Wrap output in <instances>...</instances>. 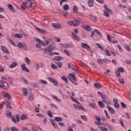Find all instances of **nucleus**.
<instances>
[{
	"label": "nucleus",
	"instance_id": "nucleus-45",
	"mask_svg": "<svg viewBox=\"0 0 131 131\" xmlns=\"http://www.w3.org/2000/svg\"><path fill=\"white\" fill-rule=\"evenodd\" d=\"M7 7L11 11H14V7H13V5H12L11 4H8L7 5Z\"/></svg>",
	"mask_w": 131,
	"mask_h": 131
},
{
	"label": "nucleus",
	"instance_id": "nucleus-57",
	"mask_svg": "<svg viewBox=\"0 0 131 131\" xmlns=\"http://www.w3.org/2000/svg\"><path fill=\"white\" fill-rule=\"evenodd\" d=\"M95 118H96V120H97V121H98L99 123H101V118H100V117H99L98 116H96Z\"/></svg>",
	"mask_w": 131,
	"mask_h": 131
},
{
	"label": "nucleus",
	"instance_id": "nucleus-13",
	"mask_svg": "<svg viewBox=\"0 0 131 131\" xmlns=\"http://www.w3.org/2000/svg\"><path fill=\"white\" fill-rule=\"evenodd\" d=\"M61 47L63 48V49H68V48H72L73 46L70 44H61Z\"/></svg>",
	"mask_w": 131,
	"mask_h": 131
},
{
	"label": "nucleus",
	"instance_id": "nucleus-16",
	"mask_svg": "<svg viewBox=\"0 0 131 131\" xmlns=\"http://www.w3.org/2000/svg\"><path fill=\"white\" fill-rule=\"evenodd\" d=\"M21 68L23 71H26V72H29V69H27V67H26V64L25 63H23L21 64Z\"/></svg>",
	"mask_w": 131,
	"mask_h": 131
},
{
	"label": "nucleus",
	"instance_id": "nucleus-6",
	"mask_svg": "<svg viewBox=\"0 0 131 131\" xmlns=\"http://www.w3.org/2000/svg\"><path fill=\"white\" fill-rule=\"evenodd\" d=\"M0 83L3 85V89L4 90H8L9 89V83L6 81L0 80Z\"/></svg>",
	"mask_w": 131,
	"mask_h": 131
},
{
	"label": "nucleus",
	"instance_id": "nucleus-34",
	"mask_svg": "<svg viewBox=\"0 0 131 131\" xmlns=\"http://www.w3.org/2000/svg\"><path fill=\"white\" fill-rule=\"evenodd\" d=\"M99 128L101 131H108V128L104 126H99Z\"/></svg>",
	"mask_w": 131,
	"mask_h": 131
},
{
	"label": "nucleus",
	"instance_id": "nucleus-23",
	"mask_svg": "<svg viewBox=\"0 0 131 131\" xmlns=\"http://www.w3.org/2000/svg\"><path fill=\"white\" fill-rule=\"evenodd\" d=\"M94 0H88V6L90 8L94 7Z\"/></svg>",
	"mask_w": 131,
	"mask_h": 131
},
{
	"label": "nucleus",
	"instance_id": "nucleus-26",
	"mask_svg": "<svg viewBox=\"0 0 131 131\" xmlns=\"http://www.w3.org/2000/svg\"><path fill=\"white\" fill-rule=\"evenodd\" d=\"M94 86L96 89H101L102 88V85L100 83H95L94 84Z\"/></svg>",
	"mask_w": 131,
	"mask_h": 131
},
{
	"label": "nucleus",
	"instance_id": "nucleus-42",
	"mask_svg": "<svg viewBox=\"0 0 131 131\" xmlns=\"http://www.w3.org/2000/svg\"><path fill=\"white\" fill-rule=\"evenodd\" d=\"M39 82H40V83H42V84H48V82L42 79L40 80Z\"/></svg>",
	"mask_w": 131,
	"mask_h": 131
},
{
	"label": "nucleus",
	"instance_id": "nucleus-41",
	"mask_svg": "<svg viewBox=\"0 0 131 131\" xmlns=\"http://www.w3.org/2000/svg\"><path fill=\"white\" fill-rule=\"evenodd\" d=\"M28 117L26 115L23 114L21 116V120H25V119H27Z\"/></svg>",
	"mask_w": 131,
	"mask_h": 131
},
{
	"label": "nucleus",
	"instance_id": "nucleus-30",
	"mask_svg": "<svg viewBox=\"0 0 131 131\" xmlns=\"http://www.w3.org/2000/svg\"><path fill=\"white\" fill-rule=\"evenodd\" d=\"M98 105L99 106H100V107L101 108H104L105 107V105L104 104V103H103V102L101 101H98Z\"/></svg>",
	"mask_w": 131,
	"mask_h": 131
},
{
	"label": "nucleus",
	"instance_id": "nucleus-7",
	"mask_svg": "<svg viewBox=\"0 0 131 131\" xmlns=\"http://www.w3.org/2000/svg\"><path fill=\"white\" fill-rule=\"evenodd\" d=\"M48 80L49 81H50V82H52L54 85H55V86H58V81L56 80V79L52 77H49Z\"/></svg>",
	"mask_w": 131,
	"mask_h": 131
},
{
	"label": "nucleus",
	"instance_id": "nucleus-62",
	"mask_svg": "<svg viewBox=\"0 0 131 131\" xmlns=\"http://www.w3.org/2000/svg\"><path fill=\"white\" fill-rule=\"evenodd\" d=\"M114 105L115 108H117V109H119V103H114Z\"/></svg>",
	"mask_w": 131,
	"mask_h": 131
},
{
	"label": "nucleus",
	"instance_id": "nucleus-51",
	"mask_svg": "<svg viewBox=\"0 0 131 131\" xmlns=\"http://www.w3.org/2000/svg\"><path fill=\"white\" fill-rule=\"evenodd\" d=\"M10 129L12 131H20L19 130V129H18V128H16V127L14 126L11 127Z\"/></svg>",
	"mask_w": 131,
	"mask_h": 131
},
{
	"label": "nucleus",
	"instance_id": "nucleus-27",
	"mask_svg": "<svg viewBox=\"0 0 131 131\" xmlns=\"http://www.w3.org/2000/svg\"><path fill=\"white\" fill-rule=\"evenodd\" d=\"M70 77H71V78L73 79V80H74V81H76L77 79H76V77L75 76V75L72 73H70Z\"/></svg>",
	"mask_w": 131,
	"mask_h": 131
},
{
	"label": "nucleus",
	"instance_id": "nucleus-46",
	"mask_svg": "<svg viewBox=\"0 0 131 131\" xmlns=\"http://www.w3.org/2000/svg\"><path fill=\"white\" fill-rule=\"evenodd\" d=\"M118 71L121 73H123V72H124V70L123 68L120 67L118 69Z\"/></svg>",
	"mask_w": 131,
	"mask_h": 131
},
{
	"label": "nucleus",
	"instance_id": "nucleus-4",
	"mask_svg": "<svg viewBox=\"0 0 131 131\" xmlns=\"http://www.w3.org/2000/svg\"><path fill=\"white\" fill-rule=\"evenodd\" d=\"M104 8L106 10L104 12V16H105V17H109L110 16L108 13H110V14H113V12H112V10H111L110 9H108L107 5H104Z\"/></svg>",
	"mask_w": 131,
	"mask_h": 131
},
{
	"label": "nucleus",
	"instance_id": "nucleus-43",
	"mask_svg": "<svg viewBox=\"0 0 131 131\" xmlns=\"http://www.w3.org/2000/svg\"><path fill=\"white\" fill-rule=\"evenodd\" d=\"M56 63L59 68H61L62 66H63V63H62L61 62H56Z\"/></svg>",
	"mask_w": 131,
	"mask_h": 131
},
{
	"label": "nucleus",
	"instance_id": "nucleus-11",
	"mask_svg": "<svg viewBox=\"0 0 131 131\" xmlns=\"http://www.w3.org/2000/svg\"><path fill=\"white\" fill-rule=\"evenodd\" d=\"M81 27L86 31H92V28L90 26L83 25Z\"/></svg>",
	"mask_w": 131,
	"mask_h": 131
},
{
	"label": "nucleus",
	"instance_id": "nucleus-36",
	"mask_svg": "<svg viewBox=\"0 0 131 131\" xmlns=\"http://www.w3.org/2000/svg\"><path fill=\"white\" fill-rule=\"evenodd\" d=\"M8 41H9V42H10L11 45H13V46H14V47H16V45L15 44V42H14V41L12 39L8 38Z\"/></svg>",
	"mask_w": 131,
	"mask_h": 131
},
{
	"label": "nucleus",
	"instance_id": "nucleus-37",
	"mask_svg": "<svg viewBox=\"0 0 131 131\" xmlns=\"http://www.w3.org/2000/svg\"><path fill=\"white\" fill-rule=\"evenodd\" d=\"M90 18L92 21H97V17L90 15Z\"/></svg>",
	"mask_w": 131,
	"mask_h": 131
},
{
	"label": "nucleus",
	"instance_id": "nucleus-52",
	"mask_svg": "<svg viewBox=\"0 0 131 131\" xmlns=\"http://www.w3.org/2000/svg\"><path fill=\"white\" fill-rule=\"evenodd\" d=\"M63 10H64V11H68V10H69V6L68 5H66L64 6Z\"/></svg>",
	"mask_w": 131,
	"mask_h": 131
},
{
	"label": "nucleus",
	"instance_id": "nucleus-33",
	"mask_svg": "<svg viewBox=\"0 0 131 131\" xmlns=\"http://www.w3.org/2000/svg\"><path fill=\"white\" fill-rule=\"evenodd\" d=\"M61 79H62V80H63V81H65V82L66 83H68V79H67V78L66 77V76H62L61 77Z\"/></svg>",
	"mask_w": 131,
	"mask_h": 131
},
{
	"label": "nucleus",
	"instance_id": "nucleus-15",
	"mask_svg": "<svg viewBox=\"0 0 131 131\" xmlns=\"http://www.w3.org/2000/svg\"><path fill=\"white\" fill-rule=\"evenodd\" d=\"M72 36L73 39H75V40H76V41H79V38L78 37V36H77L74 33L72 32Z\"/></svg>",
	"mask_w": 131,
	"mask_h": 131
},
{
	"label": "nucleus",
	"instance_id": "nucleus-32",
	"mask_svg": "<svg viewBox=\"0 0 131 131\" xmlns=\"http://www.w3.org/2000/svg\"><path fill=\"white\" fill-rule=\"evenodd\" d=\"M14 36L17 38H22L23 37V36L21 34H15Z\"/></svg>",
	"mask_w": 131,
	"mask_h": 131
},
{
	"label": "nucleus",
	"instance_id": "nucleus-38",
	"mask_svg": "<svg viewBox=\"0 0 131 131\" xmlns=\"http://www.w3.org/2000/svg\"><path fill=\"white\" fill-rule=\"evenodd\" d=\"M51 67L52 69H58V67L56 66L54 63H52L51 64Z\"/></svg>",
	"mask_w": 131,
	"mask_h": 131
},
{
	"label": "nucleus",
	"instance_id": "nucleus-53",
	"mask_svg": "<svg viewBox=\"0 0 131 131\" xmlns=\"http://www.w3.org/2000/svg\"><path fill=\"white\" fill-rule=\"evenodd\" d=\"M63 52L65 53V54H66L68 56V57H70V53H69L68 50L65 49L63 50Z\"/></svg>",
	"mask_w": 131,
	"mask_h": 131
},
{
	"label": "nucleus",
	"instance_id": "nucleus-31",
	"mask_svg": "<svg viewBox=\"0 0 131 131\" xmlns=\"http://www.w3.org/2000/svg\"><path fill=\"white\" fill-rule=\"evenodd\" d=\"M96 46H97L98 48L100 49L101 51H104V47L101 46L100 43H96Z\"/></svg>",
	"mask_w": 131,
	"mask_h": 131
},
{
	"label": "nucleus",
	"instance_id": "nucleus-64",
	"mask_svg": "<svg viewBox=\"0 0 131 131\" xmlns=\"http://www.w3.org/2000/svg\"><path fill=\"white\" fill-rule=\"evenodd\" d=\"M97 3L103 5L104 4V0H96Z\"/></svg>",
	"mask_w": 131,
	"mask_h": 131
},
{
	"label": "nucleus",
	"instance_id": "nucleus-9",
	"mask_svg": "<svg viewBox=\"0 0 131 131\" xmlns=\"http://www.w3.org/2000/svg\"><path fill=\"white\" fill-rule=\"evenodd\" d=\"M68 66L69 68H71L72 69H73V70L76 71V72H77L78 70H77V68L76 67V66L73 65L71 63H68Z\"/></svg>",
	"mask_w": 131,
	"mask_h": 131
},
{
	"label": "nucleus",
	"instance_id": "nucleus-28",
	"mask_svg": "<svg viewBox=\"0 0 131 131\" xmlns=\"http://www.w3.org/2000/svg\"><path fill=\"white\" fill-rule=\"evenodd\" d=\"M54 120L55 121H63V118H62L61 117H56L54 119Z\"/></svg>",
	"mask_w": 131,
	"mask_h": 131
},
{
	"label": "nucleus",
	"instance_id": "nucleus-54",
	"mask_svg": "<svg viewBox=\"0 0 131 131\" xmlns=\"http://www.w3.org/2000/svg\"><path fill=\"white\" fill-rule=\"evenodd\" d=\"M121 105L122 106V108H124V109L126 108V104H125V103H124L123 102H121Z\"/></svg>",
	"mask_w": 131,
	"mask_h": 131
},
{
	"label": "nucleus",
	"instance_id": "nucleus-59",
	"mask_svg": "<svg viewBox=\"0 0 131 131\" xmlns=\"http://www.w3.org/2000/svg\"><path fill=\"white\" fill-rule=\"evenodd\" d=\"M28 100H29V101H32V100H33V95L32 94L29 96Z\"/></svg>",
	"mask_w": 131,
	"mask_h": 131
},
{
	"label": "nucleus",
	"instance_id": "nucleus-8",
	"mask_svg": "<svg viewBox=\"0 0 131 131\" xmlns=\"http://www.w3.org/2000/svg\"><path fill=\"white\" fill-rule=\"evenodd\" d=\"M55 47L53 45H49L48 46V49H44V51L46 52V53H50V52H52V51H54Z\"/></svg>",
	"mask_w": 131,
	"mask_h": 131
},
{
	"label": "nucleus",
	"instance_id": "nucleus-29",
	"mask_svg": "<svg viewBox=\"0 0 131 131\" xmlns=\"http://www.w3.org/2000/svg\"><path fill=\"white\" fill-rule=\"evenodd\" d=\"M23 94H24V96H25L26 97H27V95H28V92H27V89H26V88H23Z\"/></svg>",
	"mask_w": 131,
	"mask_h": 131
},
{
	"label": "nucleus",
	"instance_id": "nucleus-12",
	"mask_svg": "<svg viewBox=\"0 0 131 131\" xmlns=\"http://www.w3.org/2000/svg\"><path fill=\"white\" fill-rule=\"evenodd\" d=\"M73 106L75 109H78V110H82L83 111H84V107L81 105H78L76 104H74Z\"/></svg>",
	"mask_w": 131,
	"mask_h": 131
},
{
	"label": "nucleus",
	"instance_id": "nucleus-50",
	"mask_svg": "<svg viewBox=\"0 0 131 131\" xmlns=\"http://www.w3.org/2000/svg\"><path fill=\"white\" fill-rule=\"evenodd\" d=\"M73 13H76V12H77V6H76L75 5V6L73 7Z\"/></svg>",
	"mask_w": 131,
	"mask_h": 131
},
{
	"label": "nucleus",
	"instance_id": "nucleus-10",
	"mask_svg": "<svg viewBox=\"0 0 131 131\" xmlns=\"http://www.w3.org/2000/svg\"><path fill=\"white\" fill-rule=\"evenodd\" d=\"M2 96L4 97V98H7L8 100H11V99H12L11 95L7 92H4L2 94Z\"/></svg>",
	"mask_w": 131,
	"mask_h": 131
},
{
	"label": "nucleus",
	"instance_id": "nucleus-2",
	"mask_svg": "<svg viewBox=\"0 0 131 131\" xmlns=\"http://www.w3.org/2000/svg\"><path fill=\"white\" fill-rule=\"evenodd\" d=\"M34 39L37 42H38L36 43L35 45L36 49H40V48H41V45H42L43 47H46V46H48V45L50 43V42L48 40H46V42L45 43V42L37 37H35Z\"/></svg>",
	"mask_w": 131,
	"mask_h": 131
},
{
	"label": "nucleus",
	"instance_id": "nucleus-40",
	"mask_svg": "<svg viewBox=\"0 0 131 131\" xmlns=\"http://www.w3.org/2000/svg\"><path fill=\"white\" fill-rule=\"evenodd\" d=\"M7 107L9 108V109H12V106H11V102L10 101H8L7 102Z\"/></svg>",
	"mask_w": 131,
	"mask_h": 131
},
{
	"label": "nucleus",
	"instance_id": "nucleus-63",
	"mask_svg": "<svg viewBox=\"0 0 131 131\" xmlns=\"http://www.w3.org/2000/svg\"><path fill=\"white\" fill-rule=\"evenodd\" d=\"M32 86H33V88H38V84L37 83H33L31 84Z\"/></svg>",
	"mask_w": 131,
	"mask_h": 131
},
{
	"label": "nucleus",
	"instance_id": "nucleus-3",
	"mask_svg": "<svg viewBox=\"0 0 131 131\" xmlns=\"http://www.w3.org/2000/svg\"><path fill=\"white\" fill-rule=\"evenodd\" d=\"M68 24L71 26H78V25L80 24V21L77 19L74 20H69L68 21Z\"/></svg>",
	"mask_w": 131,
	"mask_h": 131
},
{
	"label": "nucleus",
	"instance_id": "nucleus-55",
	"mask_svg": "<svg viewBox=\"0 0 131 131\" xmlns=\"http://www.w3.org/2000/svg\"><path fill=\"white\" fill-rule=\"evenodd\" d=\"M54 99H55L56 100H57L58 102H60V103H62V100L61 99L58 98L57 96H54L53 97Z\"/></svg>",
	"mask_w": 131,
	"mask_h": 131
},
{
	"label": "nucleus",
	"instance_id": "nucleus-61",
	"mask_svg": "<svg viewBox=\"0 0 131 131\" xmlns=\"http://www.w3.org/2000/svg\"><path fill=\"white\" fill-rule=\"evenodd\" d=\"M117 47H118V49H119L120 52H121V53L123 52V49H122V48H121V47H120V46L118 45Z\"/></svg>",
	"mask_w": 131,
	"mask_h": 131
},
{
	"label": "nucleus",
	"instance_id": "nucleus-5",
	"mask_svg": "<svg viewBox=\"0 0 131 131\" xmlns=\"http://www.w3.org/2000/svg\"><path fill=\"white\" fill-rule=\"evenodd\" d=\"M17 46L19 49H23L24 51H27V46L26 45H23L21 42H18L17 43Z\"/></svg>",
	"mask_w": 131,
	"mask_h": 131
},
{
	"label": "nucleus",
	"instance_id": "nucleus-14",
	"mask_svg": "<svg viewBox=\"0 0 131 131\" xmlns=\"http://www.w3.org/2000/svg\"><path fill=\"white\" fill-rule=\"evenodd\" d=\"M52 26L54 28H55V29H61V25L59 24L54 23L52 24Z\"/></svg>",
	"mask_w": 131,
	"mask_h": 131
},
{
	"label": "nucleus",
	"instance_id": "nucleus-1",
	"mask_svg": "<svg viewBox=\"0 0 131 131\" xmlns=\"http://www.w3.org/2000/svg\"><path fill=\"white\" fill-rule=\"evenodd\" d=\"M20 7L21 10L25 11L26 8H34L35 7V3H31L30 0H28L26 2H23Z\"/></svg>",
	"mask_w": 131,
	"mask_h": 131
},
{
	"label": "nucleus",
	"instance_id": "nucleus-39",
	"mask_svg": "<svg viewBox=\"0 0 131 131\" xmlns=\"http://www.w3.org/2000/svg\"><path fill=\"white\" fill-rule=\"evenodd\" d=\"M94 31L96 33H97V34H98V35L99 36H102V33H101V32H100L99 30L94 29Z\"/></svg>",
	"mask_w": 131,
	"mask_h": 131
},
{
	"label": "nucleus",
	"instance_id": "nucleus-56",
	"mask_svg": "<svg viewBox=\"0 0 131 131\" xmlns=\"http://www.w3.org/2000/svg\"><path fill=\"white\" fill-rule=\"evenodd\" d=\"M118 81L120 82V83L124 84V80L123 79H119Z\"/></svg>",
	"mask_w": 131,
	"mask_h": 131
},
{
	"label": "nucleus",
	"instance_id": "nucleus-58",
	"mask_svg": "<svg viewBox=\"0 0 131 131\" xmlns=\"http://www.w3.org/2000/svg\"><path fill=\"white\" fill-rule=\"evenodd\" d=\"M81 118H82V119H83L84 121H86V120H88V118H86L85 116L81 115Z\"/></svg>",
	"mask_w": 131,
	"mask_h": 131
},
{
	"label": "nucleus",
	"instance_id": "nucleus-35",
	"mask_svg": "<svg viewBox=\"0 0 131 131\" xmlns=\"http://www.w3.org/2000/svg\"><path fill=\"white\" fill-rule=\"evenodd\" d=\"M25 61L26 63H27V64H28V65H30V64H31V63L30 62V60H29V58H28V57H26L25 58Z\"/></svg>",
	"mask_w": 131,
	"mask_h": 131
},
{
	"label": "nucleus",
	"instance_id": "nucleus-44",
	"mask_svg": "<svg viewBox=\"0 0 131 131\" xmlns=\"http://www.w3.org/2000/svg\"><path fill=\"white\" fill-rule=\"evenodd\" d=\"M105 55H106V56H108V57H110V56H111V54L110 53V52H109V50H107V49H105Z\"/></svg>",
	"mask_w": 131,
	"mask_h": 131
},
{
	"label": "nucleus",
	"instance_id": "nucleus-19",
	"mask_svg": "<svg viewBox=\"0 0 131 131\" xmlns=\"http://www.w3.org/2000/svg\"><path fill=\"white\" fill-rule=\"evenodd\" d=\"M1 49L6 54H10V51H9V50H8V48H6V47L1 46Z\"/></svg>",
	"mask_w": 131,
	"mask_h": 131
},
{
	"label": "nucleus",
	"instance_id": "nucleus-24",
	"mask_svg": "<svg viewBox=\"0 0 131 131\" xmlns=\"http://www.w3.org/2000/svg\"><path fill=\"white\" fill-rule=\"evenodd\" d=\"M54 61H61V60H63V57L58 56H55L53 58Z\"/></svg>",
	"mask_w": 131,
	"mask_h": 131
},
{
	"label": "nucleus",
	"instance_id": "nucleus-21",
	"mask_svg": "<svg viewBox=\"0 0 131 131\" xmlns=\"http://www.w3.org/2000/svg\"><path fill=\"white\" fill-rule=\"evenodd\" d=\"M81 46L83 49H85V50H90V46L88 45L86 43L82 42L81 43Z\"/></svg>",
	"mask_w": 131,
	"mask_h": 131
},
{
	"label": "nucleus",
	"instance_id": "nucleus-20",
	"mask_svg": "<svg viewBox=\"0 0 131 131\" xmlns=\"http://www.w3.org/2000/svg\"><path fill=\"white\" fill-rule=\"evenodd\" d=\"M107 108L108 109L110 112L112 114H115V110L112 107L109 106V105L107 106Z\"/></svg>",
	"mask_w": 131,
	"mask_h": 131
},
{
	"label": "nucleus",
	"instance_id": "nucleus-25",
	"mask_svg": "<svg viewBox=\"0 0 131 131\" xmlns=\"http://www.w3.org/2000/svg\"><path fill=\"white\" fill-rule=\"evenodd\" d=\"M6 115L7 118H10V117H12V112L8 110L6 112Z\"/></svg>",
	"mask_w": 131,
	"mask_h": 131
},
{
	"label": "nucleus",
	"instance_id": "nucleus-18",
	"mask_svg": "<svg viewBox=\"0 0 131 131\" xmlns=\"http://www.w3.org/2000/svg\"><path fill=\"white\" fill-rule=\"evenodd\" d=\"M51 123L52 124V125L54 126V128H58V125L57 123H56V122H55V120L53 119H50Z\"/></svg>",
	"mask_w": 131,
	"mask_h": 131
},
{
	"label": "nucleus",
	"instance_id": "nucleus-48",
	"mask_svg": "<svg viewBox=\"0 0 131 131\" xmlns=\"http://www.w3.org/2000/svg\"><path fill=\"white\" fill-rule=\"evenodd\" d=\"M0 72H5V68L3 67V65H2L1 64H0Z\"/></svg>",
	"mask_w": 131,
	"mask_h": 131
},
{
	"label": "nucleus",
	"instance_id": "nucleus-47",
	"mask_svg": "<svg viewBox=\"0 0 131 131\" xmlns=\"http://www.w3.org/2000/svg\"><path fill=\"white\" fill-rule=\"evenodd\" d=\"M47 114L49 117H51V118L53 117V114H52V111H48L47 112Z\"/></svg>",
	"mask_w": 131,
	"mask_h": 131
},
{
	"label": "nucleus",
	"instance_id": "nucleus-17",
	"mask_svg": "<svg viewBox=\"0 0 131 131\" xmlns=\"http://www.w3.org/2000/svg\"><path fill=\"white\" fill-rule=\"evenodd\" d=\"M34 27H35V29H36V30H37V31H38V32H40V33H46L47 31L45 30H42L41 29H39L38 28H37V27H36V26L34 25Z\"/></svg>",
	"mask_w": 131,
	"mask_h": 131
},
{
	"label": "nucleus",
	"instance_id": "nucleus-22",
	"mask_svg": "<svg viewBox=\"0 0 131 131\" xmlns=\"http://www.w3.org/2000/svg\"><path fill=\"white\" fill-rule=\"evenodd\" d=\"M17 65H18V63H17V62H14L9 66V68L11 69H13V68L16 67Z\"/></svg>",
	"mask_w": 131,
	"mask_h": 131
},
{
	"label": "nucleus",
	"instance_id": "nucleus-60",
	"mask_svg": "<svg viewBox=\"0 0 131 131\" xmlns=\"http://www.w3.org/2000/svg\"><path fill=\"white\" fill-rule=\"evenodd\" d=\"M71 100H72V101H73V102H75V103H77V104H79V102H78L77 100L75 98H74L72 97H71Z\"/></svg>",
	"mask_w": 131,
	"mask_h": 131
},
{
	"label": "nucleus",
	"instance_id": "nucleus-49",
	"mask_svg": "<svg viewBox=\"0 0 131 131\" xmlns=\"http://www.w3.org/2000/svg\"><path fill=\"white\" fill-rule=\"evenodd\" d=\"M116 75L117 76V77H119L120 78L121 77V75H120V73L118 72V71H116L115 72Z\"/></svg>",
	"mask_w": 131,
	"mask_h": 131
}]
</instances>
